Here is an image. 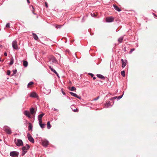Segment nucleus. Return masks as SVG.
Here are the masks:
<instances>
[{"instance_id":"nucleus-33","label":"nucleus","mask_w":157,"mask_h":157,"mask_svg":"<svg viewBox=\"0 0 157 157\" xmlns=\"http://www.w3.org/2000/svg\"><path fill=\"white\" fill-rule=\"evenodd\" d=\"M135 49L134 48H132L131 49L130 51L129 52V53L131 54L132 53V52L135 50Z\"/></svg>"},{"instance_id":"nucleus-7","label":"nucleus","mask_w":157,"mask_h":157,"mask_svg":"<svg viewBox=\"0 0 157 157\" xmlns=\"http://www.w3.org/2000/svg\"><path fill=\"white\" fill-rule=\"evenodd\" d=\"M15 144L18 147L23 146V141L21 139H17V142H16Z\"/></svg>"},{"instance_id":"nucleus-42","label":"nucleus","mask_w":157,"mask_h":157,"mask_svg":"<svg viewBox=\"0 0 157 157\" xmlns=\"http://www.w3.org/2000/svg\"><path fill=\"white\" fill-rule=\"evenodd\" d=\"M61 91H62V94L64 95H65L66 94L63 91V89H61Z\"/></svg>"},{"instance_id":"nucleus-20","label":"nucleus","mask_w":157,"mask_h":157,"mask_svg":"<svg viewBox=\"0 0 157 157\" xmlns=\"http://www.w3.org/2000/svg\"><path fill=\"white\" fill-rule=\"evenodd\" d=\"M97 76L99 78H100L101 79H105V77H104L101 75H100V74H97Z\"/></svg>"},{"instance_id":"nucleus-41","label":"nucleus","mask_w":157,"mask_h":157,"mask_svg":"<svg viewBox=\"0 0 157 157\" xmlns=\"http://www.w3.org/2000/svg\"><path fill=\"white\" fill-rule=\"evenodd\" d=\"M99 98V96H98V97H97V98H95L94 99V101H96V100H98V99Z\"/></svg>"},{"instance_id":"nucleus-56","label":"nucleus","mask_w":157,"mask_h":157,"mask_svg":"<svg viewBox=\"0 0 157 157\" xmlns=\"http://www.w3.org/2000/svg\"><path fill=\"white\" fill-rule=\"evenodd\" d=\"M1 100V99H0V100Z\"/></svg>"},{"instance_id":"nucleus-8","label":"nucleus","mask_w":157,"mask_h":157,"mask_svg":"<svg viewBox=\"0 0 157 157\" xmlns=\"http://www.w3.org/2000/svg\"><path fill=\"white\" fill-rule=\"evenodd\" d=\"M114 18L112 17L106 18V21L107 22H111L113 21Z\"/></svg>"},{"instance_id":"nucleus-18","label":"nucleus","mask_w":157,"mask_h":157,"mask_svg":"<svg viewBox=\"0 0 157 157\" xmlns=\"http://www.w3.org/2000/svg\"><path fill=\"white\" fill-rule=\"evenodd\" d=\"M33 36L34 39L36 40H37L38 39V37L37 36L35 33H33Z\"/></svg>"},{"instance_id":"nucleus-39","label":"nucleus","mask_w":157,"mask_h":157,"mask_svg":"<svg viewBox=\"0 0 157 157\" xmlns=\"http://www.w3.org/2000/svg\"><path fill=\"white\" fill-rule=\"evenodd\" d=\"M45 6L47 8H48V4L46 2H45Z\"/></svg>"},{"instance_id":"nucleus-26","label":"nucleus","mask_w":157,"mask_h":157,"mask_svg":"<svg viewBox=\"0 0 157 157\" xmlns=\"http://www.w3.org/2000/svg\"><path fill=\"white\" fill-rule=\"evenodd\" d=\"M47 128L48 129H49L51 128V125H50V123L49 121L47 123Z\"/></svg>"},{"instance_id":"nucleus-31","label":"nucleus","mask_w":157,"mask_h":157,"mask_svg":"<svg viewBox=\"0 0 157 157\" xmlns=\"http://www.w3.org/2000/svg\"><path fill=\"white\" fill-rule=\"evenodd\" d=\"M6 28H9L10 27V24L9 23H7L6 26Z\"/></svg>"},{"instance_id":"nucleus-6","label":"nucleus","mask_w":157,"mask_h":157,"mask_svg":"<svg viewBox=\"0 0 157 157\" xmlns=\"http://www.w3.org/2000/svg\"><path fill=\"white\" fill-rule=\"evenodd\" d=\"M42 144L45 147H47L48 145L49 144V141L46 140H42Z\"/></svg>"},{"instance_id":"nucleus-51","label":"nucleus","mask_w":157,"mask_h":157,"mask_svg":"<svg viewBox=\"0 0 157 157\" xmlns=\"http://www.w3.org/2000/svg\"><path fill=\"white\" fill-rule=\"evenodd\" d=\"M56 74L57 75V76H58V77H59V75L58 74V73H57V74Z\"/></svg>"},{"instance_id":"nucleus-9","label":"nucleus","mask_w":157,"mask_h":157,"mask_svg":"<svg viewBox=\"0 0 157 157\" xmlns=\"http://www.w3.org/2000/svg\"><path fill=\"white\" fill-rule=\"evenodd\" d=\"M69 93L72 96L75 97L79 99H81V97L79 96H78L76 94L72 92H70Z\"/></svg>"},{"instance_id":"nucleus-22","label":"nucleus","mask_w":157,"mask_h":157,"mask_svg":"<svg viewBox=\"0 0 157 157\" xmlns=\"http://www.w3.org/2000/svg\"><path fill=\"white\" fill-rule=\"evenodd\" d=\"M49 69L55 74H57V72L55 70L53 69L51 66H49Z\"/></svg>"},{"instance_id":"nucleus-27","label":"nucleus","mask_w":157,"mask_h":157,"mask_svg":"<svg viewBox=\"0 0 157 157\" xmlns=\"http://www.w3.org/2000/svg\"><path fill=\"white\" fill-rule=\"evenodd\" d=\"M34 84V82H30L28 84L27 86L28 87H29L30 86Z\"/></svg>"},{"instance_id":"nucleus-44","label":"nucleus","mask_w":157,"mask_h":157,"mask_svg":"<svg viewBox=\"0 0 157 157\" xmlns=\"http://www.w3.org/2000/svg\"><path fill=\"white\" fill-rule=\"evenodd\" d=\"M4 55L5 56H7V53L6 52H5L4 53Z\"/></svg>"},{"instance_id":"nucleus-24","label":"nucleus","mask_w":157,"mask_h":157,"mask_svg":"<svg viewBox=\"0 0 157 157\" xmlns=\"http://www.w3.org/2000/svg\"><path fill=\"white\" fill-rule=\"evenodd\" d=\"M23 65L25 67H26L28 65V62L26 61H24L23 62Z\"/></svg>"},{"instance_id":"nucleus-43","label":"nucleus","mask_w":157,"mask_h":157,"mask_svg":"<svg viewBox=\"0 0 157 157\" xmlns=\"http://www.w3.org/2000/svg\"><path fill=\"white\" fill-rule=\"evenodd\" d=\"M91 15L92 17H95V15L94 13H91Z\"/></svg>"},{"instance_id":"nucleus-49","label":"nucleus","mask_w":157,"mask_h":157,"mask_svg":"<svg viewBox=\"0 0 157 157\" xmlns=\"http://www.w3.org/2000/svg\"><path fill=\"white\" fill-rule=\"evenodd\" d=\"M74 107V106H73V105H71V108L72 109H73V107Z\"/></svg>"},{"instance_id":"nucleus-55","label":"nucleus","mask_w":157,"mask_h":157,"mask_svg":"<svg viewBox=\"0 0 157 157\" xmlns=\"http://www.w3.org/2000/svg\"><path fill=\"white\" fill-rule=\"evenodd\" d=\"M16 139H15L14 140H15V141H16Z\"/></svg>"},{"instance_id":"nucleus-25","label":"nucleus","mask_w":157,"mask_h":157,"mask_svg":"<svg viewBox=\"0 0 157 157\" xmlns=\"http://www.w3.org/2000/svg\"><path fill=\"white\" fill-rule=\"evenodd\" d=\"M13 63V58H11L10 60V62L9 63L10 65H12Z\"/></svg>"},{"instance_id":"nucleus-48","label":"nucleus","mask_w":157,"mask_h":157,"mask_svg":"<svg viewBox=\"0 0 157 157\" xmlns=\"http://www.w3.org/2000/svg\"><path fill=\"white\" fill-rule=\"evenodd\" d=\"M67 98H68L70 100L71 99V98H70L68 97V96H67Z\"/></svg>"},{"instance_id":"nucleus-53","label":"nucleus","mask_w":157,"mask_h":157,"mask_svg":"<svg viewBox=\"0 0 157 157\" xmlns=\"http://www.w3.org/2000/svg\"><path fill=\"white\" fill-rule=\"evenodd\" d=\"M1 61V59H0V61Z\"/></svg>"},{"instance_id":"nucleus-34","label":"nucleus","mask_w":157,"mask_h":157,"mask_svg":"<svg viewBox=\"0 0 157 157\" xmlns=\"http://www.w3.org/2000/svg\"><path fill=\"white\" fill-rule=\"evenodd\" d=\"M117 98V97H114L112 98H110V99L111 100H113V99H115Z\"/></svg>"},{"instance_id":"nucleus-32","label":"nucleus","mask_w":157,"mask_h":157,"mask_svg":"<svg viewBox=\"0 0 157 157\" xmlns=\"http://www.w3.org/2000/svg\"><path fill=\"white\" fill-rule=\"evenodd\" d=\"M123 95H120V96H119L118 97H117V100H119L121 98L122 96H123Z\"/></svg>"},{"instance_id":"nucleus-11","label":"nucleus","mask_w":157,"mask_h":157,"mask_svg":"<svg viewBox=\"0 0 157 157\" xmlns=\"http://www.w3.org/2000/svg\"><path fill=\"white\" fill-rule=\"evenodd\" d=\"M44 113H42L40 115H39L38 116V120L39 122L42 121V117L44 116Z\"/></svg>"},{"instance_id":"nucleus-37","label":"nucleus","mask_w":157,"mask_h":157,"mask_svg":"<svg viewBox=\"0 0 157 157\" xmlns=\"http://www.w3.org/2000/svg\"><path fill=\"white\" fill-rule=\"evenodd\" d=\"M10 70H8L7 71V74L8 75H10Z\"/></svg>"},{"instance_id":"nucleus-17","label":"nucleus","mask_w":157,"mask_h":157,"mask_svg":"<svg viewBox=\"0 0 157 157\" xmlns=\"http://www.w3.org/2000/svg\"><path fill=\"white\" fill-rule=\"evenodd\" d=\"M105 105L106 107L108 108L111 106V104L109 101H106Z\"/></svg>"},{"instance_id":"nucleus-23","label":"nucleus","mask_w":157,"mask_h":157,"mask_svg":"<svg viewBox=\"0 0 157 157\" xmlns=\"http://www.w3.org/2000/svg\"><path fill=\"white\" fill-rule=\"evenodd\" d=\"M33 126L31 123H29L28 127V129L29 130L32 131Z\"/></svg>"},{"instance_id":"nucleus-3","label":"nucleus","mask_w":157,"mask_h":157,"mask_svg":"<svg viewBox=\"0 0 157 157\" xmlns=\"http://www.w3.org/2000/svg\"><path fill=\"white\" fill-rule=\"evenodd\" d=\"M12 47L13 49L15 50L18 49L17 42L16 40H13L12 43Z\"/></svg>"},{"instance_id":"nucleus-13","label":"nucleus","mask_w":157,"mask_h":157,"mask_svg":"<svg viewBox=\"0 0 157 157\" xmlns=\"http://www.w3.org/2000/svg\"><path fill=\"white\" fill-rule=\"evenodd\" d=\"M37 96V95L36 93L33 92L31 93L30 96L33 98H36Z\"/></svg>"},{"instance_id":"nucleus-16","label":"nucleus","mask_w":157,"mask_h":157,"mask_svg":"<svg viewBox=\"0 0 157 157\" xmlns=\"http://www.w3.org/2000/svg\"><path fill=\"white\" fill-rule=\"evenodd\" d=\"M42 121L39 122V124L41 128H43L45 127V124H42Z\"/></svg>"},{"instance_id":"nucleus-2","label":"nucleus","mask_w":157,"mask_h":157,"mask_svg":"<svg viewBox=\"0 0 157 157\" xmlns=\"http://www.w3.org/2000/svg\"><path fill=\"white\" fill-rule=\"evenodd\" d=\"M4 131L8 134H10L12 133L10 128L7 126H5L4 127Z\"/></svg>"},{"instance_id":"nucleus-40","label":"nucleus","mask_w":157,"mask_h":157,"mask_svg":"<svg viewBox=\"0 0 157 157\" xmlns=\"http://www.w3.org/2000/svg\"><path fill=\"white\" fill-rule=\"evenodd\" d=\"M89 75H90L91 76V77H93L94 76V74L92 73H89Z\"/></svg>"},{"instance_id":"nucleus-21","label":"nucleus","mask_w":157,"mask_h":157,"mask_svg":"<svg viewBox=\"0 0 157 157\" xmlns=\"http://www.w3.org/2000/svg\"><path fill=\"white\" fill-rule=\"evenodd\" d=\"M30 113L32 114H33L35 112V110L34 108H31L30 109Z\"/></svg>"},{"instance_id":"nucleus-29","label":"nucleus","mask_w":157,"mask_h":157,"mask_svg":"<svg viewBox=\"0 0 157 157\" xmlns=\"http://www.w3.org/2000/svg\"><path fill=\"white\" fill-rule=\"evenodd\" d=\"M121 74L123 77L125 76V71H122L121 72Z\"/></svg>"},{"instance_id":"nucleus-12","label":"nucleus","mask_w":157,"mask_h":157,"mask_svg":"<svg viewBox=\"0 0 157 157\" xmlns=\"http://www.w3.org/2000/svg\"><path fill=\"white\" fill-rule=\"evenodd\" d=\"M24 114L29 118L31 117L29 111L25 110L24 112Z\"/></svg>"},{"instance_id":"nucleus-54","label":"nucleus","mask_w":157,"mask_h":157,"mask_svg":"<svg viewBox=\"0 0 157 157\" xmlns=\"http://www.w3.org/2000/svg\"><path fill=\"white\" fill-rule=\"evenodd\" d=\"M2 47V45H1L0 47Z\"/></svg>"},{"instance_id":"nucleus-30","label":"nucleus","mask_w":157,"mask_h":157,"mask_svg":"<svg viewBox=\"0 0 157 157\" xmlns=\"http://www.w3.org/2000/svg\"><path fill=\"white\" fill-rule=\"evenodd\" d=\"M13 73L12 75H13L16 73L17 72V70L15 69V70H13Z\"/></svg>"},{"instance_id":"nucleus-10","label":"nucleus","mask_w":157,"mask_h":157,"mask_svg":"<svg viewBox=\"0 0 157 157\" xmlns=\"http://www.w3.org/2000/svg\"><path fill=\"white\" fill-rule=\"evenodd\" d=\"M121 61L122 62V68H124L126 65L127 60H125V61H124L123 59H121Z\"/></svg>"},{"instance_id":"nucleus-5","label":"nucleus","mask_w":157,"mask_h":157,"mask_svg":"<svg viewBox=\"0 0 157 157\" xmlns=\"http://www.w3.org/2000/svg\"><path fill=\"white\" fill-rule=\"evenodd\" d=\"M27 137L29 141L32 143H34L35 141L34 139L29 133H27Z\"/></svg>"},{"instance_id":"nucleus-52","label":"nucleus","mask_w":157,"mask_h":157,"mask_svg":"<svg viewBox=\"0 0 157 157\" xmlns=\"http://www.w3.org/2000/svg\"><path fill=\"white\" fill-rule=\"evenodd\" d=\"M153 14H154V15L155 16V14L154 13H153Z\"/></svg>"},{"instance_id":"nucleus-38","label":"nucleus","mask_w":157,"mask_h":157,"mask_svg":"<svg viewBox=\"0 0 157 157\" xmlns=\"http://www.w3.org/2000/svg\"><path fill=\"white\" fill-rule=\"evenodd\" d=\"M31 6L33 8V10H32V11H33V13L34 14H35V13L34 12V11L33 10H34V7L33 6Z\"/></svg>"},{"instance_id":"nucleus-4","label":"nucleus","mask_w":157,"mask_h":157,"mask_svg":"<svg viewBox=\"0 0 157 157\" xmlns=\"http://www.w3.org/2000/svg\"><path fill=\"white\" fill-rule=\"evenodd\" d=\"M19 152L16 151H11L10 153V155L12 157H17L18 156Z\"/></svg>"},{"instance_id":"nucleus-28","label":"nucleus","mask_w":157,"mask_h":157,"mask_svg":"<svg viewBox=\"0 0 157 157\" xmlns=\"http://www.w3.org/2000/svg\"><path fill=\"white\" fill-rule=\"evenodd\" d=\"M70 90L71 91H74L76 90V88L74 86L71 87Z\"/></svg>"},{"instance_id":"nucleus-46","label":"nucleus","mask_w":157,"mask_h":157,"mask_svg":"<svg viewBox=\"0 0 157 157\" xmlns=\"http://www.w3.org/2000/svg\"><path fill=\"white\" fill-rule=\"evenodd\" d=\"M27 2L28 3H30V1H29V0H27Z\"/></svg>"},{"instance_id":"nucleus-1","label":"nucleus","mask_w":157,"mask_h":157,"mask_svg":"<svg viewBox=\"0 0 157 157\" xmlns=\"http://www.w3.org/2000/svg\"><path fill=\"white\" fill-rule=\"evenodd\" d=\"M30 147L29 145L28 144H26L25 146H24L22 147L21 149L22 151V155H24L27 152V150H29Z\"/></svg>"},{"instance_id":"nucleus-45","label":"nucleus","mask_w":157,"mask_h":157,"mask_svg":"<svg viewBox=\"0 0 157 157\" xmlns=\"http://www.w3.org/2000/svg\"><path fill=\"white\" fill-rule=\"evenodd\" d=\"M54 111H58V109H55V108L54 109Z\"/></svg>"},{"instance_id":"nucleus-47","label":"nucleus","mask_w":157,"mask_h":157,"mask_svg":"<svg viewBox=\"0 0 157 157\" xmlns=\"http://www.w3.org/2000/svg\"><path fill=\"white\" fill-rule=\"evenodd\" d=\"M93 79L94 80L96 79V77H93Z\"/></svg>"},{"instance_id":"nucleus-14","label":"nucleus","mask_w":157,"mask_h":157,"mask_svg":"<svg viewBox=\"0 0 157 157\" xmlns=\"http://www.w3.org/2000/svg\"><path fill=\"white\" fill-rule=\"evenodd\" d=\"M51 60L52 61L53 63H57V60H56L55 57L54 56H52L51 58Z\"/></svg>"},{"instance_id":"nucleus-36","label":"nucleus","mask_w":157,"mask_h":157,"mask_svg":"<svg viewBox=\"0 0 157 157\" xmlns=\"http://www.w3.org/2000/svg\"><path fill=\"white\" fill-rule=\"evenodd\" d=\"M61 27V25H56V28H60Z\"/></svg>"},{"instance_id":"nucleus-50","label":"nucleus","mask_w":157,"mask_h":157,"mask_svg":"<svg viewBox=\"0 0 157 157\" xmlns=\"http://www.w3.org/2000/svg\"><path fill=\"white\" fill-rule=\"evenodd\" d=\"M56 74L57 75V76H58V77H59V75L58 74V73H57V74Z\"/></svg>"},{"instance_id":"nucleus-35","label":"nucleus","mask_w":157,"mask_h":157,"mask_svg":"<svg viewBox=\"0 0 157 157\" xmlns=\"http://www.w3.org/2000/svg\"><path fill=\"white\" fill-rule=\"evenodd\" d=\"M73 111L75 112H77L78 111V109H73Z\"/></svg>"},{"instance_id":"nucleus-15","label":"nucleus","mask_w":157,"mask_h":157,"mask_svg":"<svg viewBox=\"0 0 157 157\" xmlns=\"http://www.w3.org/2000/svg\"><path fill=\"white\" fill-rule=\"evenodd\" d=\"M113 6L114 8L116 10L118 11V12H120L121 11V9H120L116 5H113Z\"/></svg>"},{"instance_id":"nucleus-19","label":"nucleus","mask_w":157,"mask_h":157,"mask_svg":"<svg viewBox=\"0 0 157 157\" xmlns=\"http://www.w3.org/2000/svg\"><path fill=\"white\" fill-rule=\"evenodd\" d=\"M124 38V36H121L120 37L118 40V41L119 43L122 42V40Z\"/></svg>"}]
</instances>
